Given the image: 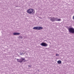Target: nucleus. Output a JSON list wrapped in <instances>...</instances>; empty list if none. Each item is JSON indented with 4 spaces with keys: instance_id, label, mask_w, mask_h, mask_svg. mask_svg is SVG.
Instances as JSON below:
<instances>
[{
    "instance_id": "nucleus-1",
    "label": "nucleus",
    "mask_w": 74,
    "mask_h": 74,
    "mask_svg": "<svg viewBox=\"0 0 74 74\" xmlns=\"http://www.w3.org/2000/svg\"><path fill=\"white\" fill-rule=\"evenodd\" d=\"M17 61L18 62H19V63H22L23 62H26V60H25V58H21L20 59H16Z\"/></svg>"
},
{
    "instance_id": "nucleus-2",
    "label": "nucleus",
    "mask_w": 74,
    "mask_h": 74,
    "mask_svg": "<svg viewBox=\"0 0 74 74\" xmlns=\"http://www.w3.org/2000/svg\"><path fill=\"white\" fill-rule=\"evenodd\" d=\"M34 10L32 9H29L27 10V12L29 14H31L32 13H34Z\"/></svg>"
},
{
    "instance_id": "nucleus-3",
    "label": "nucleus",
    "mask_w": 74,
    "mask_h": 74,
    "mask_svg": "<svg viewBox=\"0 0 74 74\" xmlns=\"http://www.w3.org/2000/svg\"><path fill=\"white\" fill-rule=\"evenodd\" d=\"M69 33H74V29L73 28H69L68 29Z\"/></svg>"
},
{
    "instance_id": "nucleus-4",
    "label": "nucleus",
    "mask_w": 74,
    "mask_h": 74,
    "mask_svg": "<svg viewBox=\"0 0 74 74\" xmlns=\"http://www.w3.org/2000/svg\"><path fill=\"white\" fill-rule=\"evenodd\" d=\"M40 45L42 46H43V47H45L48 46V44H47V43L45 42H44L40 44Z\"/></svg>"
},
{
    "instance_id": "nucleus-5",
    "label": "nucleus",
    "mask_w": 74,
    "mask_h": 74,
    "mask_svg": "<svg viewBox=\"0 0 74 74\" xmlns=\"http://www.w3.org/2000/svg\"><path fill=\"white\" fill-rule=\"evenodd\" d=\"M49 19H50V20L51 21V22H54L55 21L54 17H50L49 18Z\"/></svg>"
},
{
    "instance_id": "nucleus-6",
    "label": "nucleus",
    "mask_w": 74,
    "mask_h": 74,
    "mask_svg": "<svg viewBox=\"0 0 74 74\" xmlns=\"http://www.w3.org/2000/svg\"><path fill=\"white\" fill-rule=\"evenodd\" d=\"M55 21H61V19L60 18H58L55 17Z\"/></svg>"
},
{
    "instance_id": "nucleus-7",
    "label": "nucleus",
    "mask_w": 74,
    "mask_h": 74,
    "mask_svg": "<svg viewBox=\"0 0 74 74\" xmlns=\"http://www.w3.org/2000/svg\"><path fill=\"white\" fill-rule=\"evenodd\" d=\"M13 35H14V36H17L18 35H20V33L16 32V33H13Z\"/></svg>"
},
{
    "instance_id": "nucleus-8",
    "label": "nucleus",
    "mask_w": 74,
    "mask_h": 74,
    "mask_svg": "<svg viewBox=\"0 0 74 74\" xmlns=\"http://www.w3.org/2000/svg\"><path fill=\"white\" fill-rule=\"evenodd\" d=\"M42 27H38V30H42Z\"/></svg>"
},
{
    "instance_id": "nucleus-9",
    "label": "nucleus",
    "mask_w": 74,
    "mask_h": 74,
    "mask_svg": "<svg viewBox=\"0 0 74 74\" xmlns=\"http://www.w3.org/2000/svg\"><path fill=\"white\" fill-rule=\"evenodd\" d=\"M33 29L34 30H38V26L34 27Z\"/></svg>"
},
{
    "instance_id": "nucleus-10",
    "label": "nucleus",
    "mask_w": 74,
    "mask_h": 74,
    "mask_svg": "<svg viewBox=\"0 0 74 74\" xmlns=\"http://www.w3.org/2000/svg\"><path fill=\"white\" fill-rule=\"evenodd\" d=\"M57 63L58 64H61V63H62V61L60 60L58 61H57Z\"/></svg>"
},
{
    "instance_id": "nucleus-11",
    "label": "nucleus",
    "mask_w": 74,
    "mask_h": 74,
    "mask_svg": "<svg viewBox=\"0 0 74 74\" xmlns=\"http://www.w3.org/2000/svg\"><path fill=\"white\" fill-rule=\"evenodd\" d=\"M19 38H23V37L22 36H19Z\"/></svg>"
},
{
    "instance_id": "nucleus-12",
    "label": "nucleus",
    "mask_w": 74,
    "mask_h": 74,
    "mask_svg": "<svg viewBox=\"0 0 74 74\" xmlns=\"http://www.w3.org/2000/svg\"><path fill=\"white\" fill-rule=\"evenodd\" d=\"M28 67H32V65H28Z\"/></svg>"
},
{
    "instance_id": "nucleus-13",
    "label": "nucleus",
    "mask_w": 74,
    "mask_h": 74,
    "mask_svg": "<svg viewBox=\"0 0 74 74\" xmlns=\"http://www.w3.org/2000/svg\"><path fill=\"white\" fill-rule=\"evenodd\" d=\"M59 56V55L58 54H57L56 55V56Z\"/></svg>"
},
{
    "instance_id": "nucleus-14",
    "label": "nucleus",
    "mask_w": 74,
    "mask_h": 74,
    "mask_svg": "<svg viewBox=\"0 0 74 74\" xmlns=\"http://www.w3.org/2000/svg\"><path fill=\"white\" fill-rule=\"evenodd\" d=\"M21 55H22V53H21Z\"/></svg>"
}]
</instances>
